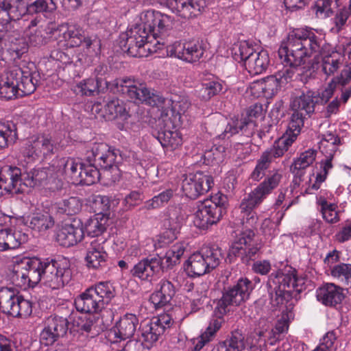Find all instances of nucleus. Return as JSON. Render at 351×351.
I'll return each instance as SVG.
<instances>
[{"mask_svg":"<svg viewBox=\"0 0 351 351\" xmlns=\"http://www.w3.org/2000/svg\"><path fill=\"white\" fill-rule=\"evenodd\" d=\"M28 346L22 345V338L20 334H16L12 339H8L0 335V351H26Z\"/></svg>","mask_w":351,"mask_h":351,"instance_id":"052dcab7","label":"nucleus"},{"mask_svg":"<svg viewBox=\"0 0 351 351\" xmlns=\"http://www.w3.org/2000/svg\"><path fill=\"white\" fill-rule=\"evenodd\" d=\"M213 186V177L207 171H197L182 176L181 191L190 199H196L206 194Z\"/></svg>","mask_w":351,"mask_h":351,"instance_id":"f3484780","label":"nucleus"},{"mask_svg":"<svg viewBox=\"0 0 351 351\" xmlns=\"http://www.w3.org/2000/svg\"><path fill=\"white\" fill-rule=\"evenodd\" d=\"M184 221L182 209L179 206H169L164 211L162 220V232L159 236L160 246L167 245L177 239Z\"/></svg>","mask_w":351,"mask_h":351,"instance_id":"6ab92c4d","label":"nucleus"},{"mask_svg":"<svg viewBox=\"0 0 351 351\" xmlns=\"http://www.w3.org/2000/svg\"><path fill=\"white\" fill-rule=\"evenodd\" d=\"M351 82V62L343 69L340 73L332 78V82L336 87H345Z\"/></svg>","mask_w":351,"mask_h":351,"instance_id":"774afa93","label":"nucleus"},{"mask_svg":"<svg viewBox=\"0 0 351 351\" xmlns=\"http://www.w3.org/2000/svg\"><path fill=\"white\" fill-rule=\"evenodd\" d=\"M264 199L254 190H252L241 200L240 209L243 214V218L250 226H254L256 224L258 216L255 208L261 205Z\"/></svg>","mask_w":351,"mask_h":351,"instance_id":"72a5a7b5","label":"nucleus"},{"mask_svg":"<svg viewBox=\"0 0 351 351\" xmlns=\"http://www.w3.org/2000/svg\"><path fill=\"white\" fill-rule=\"evenodd\" d=\"M73 277L70 260L61 255L24 257L14 265L12 279L16 286L35 287L38 283L52 290L69 285Z\"/></svg>","mask_w":351,"mask_h":351,"instance_id":"f257e3e1","label":"nucleus"},{"mask_svg":"<svg viewBox=\"0 0 351 351\" xmlns=\"http://www.w3.org/2000/svg\"><path fill=\"white\" fill-rule=\"evenodd\" d=\"M184 269L190 277H199L210 273L209 265L202 256L199 251L192 254L184 263Z\"/></svg>","mask_w":351,"mask_h":351,"instance_id":"4c0bfd02","label":"nucleus"},{"mask_svg":"<svg viewBox=\"0 0 351 351\" xmlns=\"http://www.w3.org/2000/svg\"><path fill=\"white\" fill-rule=\"evenodd\" d=\"M171 119L167 115H161L155 120V125L152 127V134L163 148L174 150L182 145V139L177 130H171Z\"/></svg>","mask_w":351,"mask_h":351,"instance_id":"aec40b11","label":"nucleus"},{"mask_svg":"<svg viewBox=\"0 0 351 351\" xmlns=\"http://www.w3.org/2000/svg\"><path fill=\"white\" fill-rule=\"evenodd\" d=\"M5 230L6 251L19 248L22 244L27 242L29 236L21 230L12 232L10 229Z\"/></svg>","mask_w":351,"mask_h":351,"instance_id":"13d9d810","label":"nucleus"},{"mask_svg":"<svg viewBox=\"0 0 351 351\" xmlns=\"http://www.w3.org/2000/svg\"><path fill=\"white\" fill-rule=\"evenodd\" d=\"M288 36L295 56L293 65L299 67L306 58L322 57V70L327 76L333 75L343 62V55L328 43L325 34L318 29L304 27L289 31Z\"/></svg>","mask_w":351,"mask_h":351,"instance_id":"f03ea898","label":"nucleus"},{"mask_svg":"<svg viewBox=\"0 0 351 351\" xmlns=\"http://www.w3.org/2000/svg\"><path fill=\"white\" fill-rule=\"evenodd\" d=\"M108 196L98 195L95 196L93 202V208L96 213L95 215L101 218L106 217L109 220L110 217L111 202Z\"/></svg>","mask_w":351,"mask_h":351,"instance_id":"bf43d9fd","label":"nucleus"},{"mask_svg":"<svg viewBox=\"0 0 351 351\" xmlns=\"http://www.w3.org/2000/svg\"><path fill=\"white\" fill-rule=\"evenodd\" d=\"M127 157L126 152L103 141L90 142L86 146L85 153L86 162H93L100 170L110 171L115 179L121 174L119 165Z\"/></svg>","mask_w":351,"mask_h":351,"instance_id":"9d476101","label":"nucleus"},{"mask_svg":"<svg viewBox=\"0 0 351 351\" xmlns=\"http://www.w3.org/2000/svg\"><path fill=\"white\" fill-rule=\"evenodd\" d=\"M317 151L313 149L302 152L300 156L293 160L290 166V171L293 174V183L299 186L302 181L306 168L315 160Z\"/></svg>","mask_w":351,"mask_h":351,"instance_id":"473e14b6","label":"nucleus"},{"mask_svg":"<svg viewBox=\"0 0 351 351\" xmlns=\"http://www.w3.org/2000/svg\"><path fill=\"white\" fill-rule=\"evenodd\" d=\"M18 139L16 125L12 121H0V152L8 147L10 143Z\"/></svg>","mask_w":351,"mask_h":351,"instance_id":"8fccbe9b","label":"nucleus"},{"mask_svg":"<svg viewBox=\"0 0 351 351\" xmlns=\"http://www.w3.org/2000/svg\"><path fill=\"white\" fill-rule=\"evenodd\" d=\"M63 38L67 42V45L71 47H79L84 45L87 49H92L95 53L101 52V40L96 35L85 36L81 30L74 27L68 28L63 33Z\"/></svg>","mask_w":351,"mask_h":351,"instance_id":"cd10ccee","label":"nucleus"},{"mask_svg":"<svg viewBox=\"0 0 351 351\" xmlns=\"http://www.w3.org/2000/svg\"><path fill=\"white\" fill-rule=\"evenodd\" d=\"M139 330L143 339L141 346L147 350L151 349L159 337L164 334V327L159 326L154 317L141 323Z\"/></svg>","mask_w":351,"mask_h":351,"instance_id":"f704fd0d","label":"nucleus"},{"mask_svg":"<svg viewBox=\"0 0 351 351\" xmlns=\"http://www.w3.org/2000/svg\"><path fill=\"white\" fill-rule=\"evenodd\" d=\"M74 306L77 312L81 313L98 314L104 309L101 304L95 298L89 287L77 295L74 299Z\"/></svg>","mask_w":351,"mask_h":351,"instance_id":"2f4dec72","label":"nucleus"},{"mask_svg":"<svg viewBox=\"0 0 351 351\" xmlns=\"http://www.w3.org/2000/svg\"><path fill=\"white\" fill-rule=\"evenodd\" d=\"M232 51L234 60L239 63L243 62L252 75L263 73L269 65L268 51L264 49L256 50L247 41H242L235 45Z\"/></svg>","mask_w":351,"mask_h":351,"instance_id":"ddd939ff","label":"nucleus"},{"mask_svg":"<svg viewBox=\"0 0 351 351\" xmlns=\"http://www.w3.org/2000/svg\"><path fill=\"white\" fill-rule=\"evenodd\" d=\"M199 251L204 256L206 264L209 265L211 271L220 265L222 260L226 259L225 251L216 244L203 246Z\"/></svg>","mask_w":351,"mask_h":351,"instance_id":"a18cd8bd","label":"nucleus"},{"mask_svg":"<svg viewBox=\"0 0 351 351\" xmlns=\"http://www.w3.org/2000/svg\"><path fill=\"white\" fill-rule=\"evenodd\" d=\"M69 321L66 317L53 315L45 320V327L40 335L42 346L53 345L60 337H64L69 330Z\"/></svg>","mask_w":351,"mask_h":351,"instance_id":"412c9836","label":"nucleus"},{"mask_svg":"<svg viewBox=\"0 0 351 351\" xmlns=\"http://www.w3.org/2000/svg\"><path fill=\"white\" fill-rule=\"evenodd\" d=\"M174 12L184 19H193L205 10L206 0H169L166 1Z\"/></svg>","mask_w":351,"mask_h":351,"instance_id":"bb28decb","label":"nucleus"},{"mask_svg":"<svg viewBox=\"0 0 351 351\" xmlns=\"http://www.w3.org/2000/svg\"><path fill=\"white\" fill-rule=\"evenodd\" d=\"M101 80L88 78L80 82L74 88L76 95L81 96L92 97L98 95L100 92H104L106 89L102 85Z\"/></svg>","mask_w":351,"mask_h":351,"instance_id":"49530a36","label":"nucleus"},{"mask_svg":"<svg viewBox=\"0 0 351 351\" xmlns=\"http://www.w3.org/2000/svg\"><path fill=\"white\" fill-rule=\"evenodd\" d=\"M115 86L121 88L122 96L135 103H145L153 107H161L165 102V97L160 93L150 91L143 84L138 86L131 79L117 81Z\"/></svg>","mask_w":351,"mask_h":351,"instance_id":"2eb2a0df","label":"nucleus"},{"mask_svg":"<svg viewBox=\"0 0 351 351\" xmlns=\"http://www.w3.org/2000/svg\"><path fill=\"white\" fill-rule=\"evenodd\" d=\"M82 206L81 199L78 197H70L63 199L58 204V209L61 213L67 215H74L78 213Z\"/></svg>","mask_w":351,"mask_h":351,"instance_id":"e2e57ef3","label":"nucleus"},{"mask_svg":"<svg viewBox=\"0 0 351 351\" xmlns=\"http://www.w3.org/2000/svg\"><path fill=\"white\" fill-rule=\"evenodd\" d=\"M100 169L93 162L82 163L76 184L90 186L99 180Z\"/></svg>","mask_w":351,"mask_h":351,"instance_id":"09e8293b","label":"nucleus"},{"mask_svg":"<svg viewBox=\"0 0 351 351\" xmlns=\"http://www.w3.org/2000/svg\"><path fill=\"white\" fill-rule=\"evenodd\" d=\"M310 282L306 276H299L297 269L291 266H286L269 275L267 287L270 304L276 308L283 305L285 307L281 318L276 323L275 333L282 334L288 330L290 320L294 318L293 299L297 300Z\"/></svg>","mask_w":351,"mask_h":351,"instance_id":"7ed1b4c3","label":"nucleus"},{"mask_svg":"<svg viewBox=\"0 0 351 351\" xmlns=\"http://www.w3.org/2000/svg\"><path fill=\"white\" fill-rule=\"evenodd\" d=\"M108 220L106 217L101 218L94 215L93 217L86 219L84 222L82 221V230L84 232V236L86 234L90 237H99L106 232Z\"/></svg>","mask_w":351,"mask_h":351,"instance_id":"79ce46f5","label":"nucleus"},{"mask_svg":"<svg viewBox=\"0 0 351 351\" xmlns=\"http://www.w3.org/2000/svg\"><path fill=\"white\" fill-rule=\"evenodd\" d=\"M230 348L233 349L234 351H242L245 349L244 337L239 332H232L230 339L219 341L212 351H219L222 349H225V351H230Z\"/></svg>","mask_w":351,"mask_h":351,"instance_id":"603ef678","label":"nucleus"},{"mask_svg":"<svg viewBox=\"0 0 351 351\" xmlns=\"http://www.w3.org/2000/svg\"><path fill=\"white\" fill-rule=\"evenodd\" d=\"M39 22L37 18L30 21L27 29L24 34L27 38L29 44L34 47H40L47 44L51 38L50 32H48L44 27L40 26L32 30V28L36 27Z\"/></svg>","mask_w":351,"mask_h":351,"instance_id":"58836bf2","label":"nucleus"},{"mask_svg":"<svg viewBox=\"0 0 351 351\" xmlns=\"http://www.w3.org/2000/svg\"><path fill=\"white\" fill-rule=\"evenodd\" d=\"M263 117V105L255 103L250 106L245 113L231 117L219 138H230L240 133L248 138L252 134L254 128L256 126V120Z\"/></svg>","mask_w":351,"mask_h":351,"instance_id":"4468645a","label":"nucleus"},{"mask_svg":"<svg viewBox=\"0 0 351 351\" xmlns=\"http://www.w3.org/2000/svg\"><path fill=\"white\" fill-rule=\"evenodd\" d=\"M337 337L333 330L329 331L320 339L319 345L312 351H336Z\"/></svg>","mask_w":351,"mask_h":351,"instance_id":"0e129e2a","label":"nucleus"},{"mask_svg":"<svg viewBox=\"0 0 351 351\" xmlns=\"http://www.w3.org/2000/svg\"><path fill=\"white\" fill-rule=\"evenodd\" d=\"M351 11L348 7L343 6L337 10L334 18V23L337 32L342 30L343 27L346 25L348 21L351 23Z\"/></svg>","mask_w":351,"mask_h":351,"instance_id":"338daca9","label":"nucleus"},{"mask_svg":"<svg viewBox=\"0 0 351 351\" xmlns=\"http://www.w3.org/2000/svg\"><path fill=\"white\" fill-rule=\"evenodd\" d=\"M315 95H319L314 90H308L302 93L300 96L292 99L290 104L291 110L302 112L303 114L310 117L315 112V105L318 102L315 100Z\"/></svg>","mask_w":351,"mask_h":351,"instance_id":"e433bc0d","label":"nucleus"},{"mask_svg":"<svg viewBox=\"0 0 351 351\" xmlns=\"http://www.w3.org/2000/svg\"><path fill=\"white\" fill-rule=\"evenodd\" d=\"M108 71V67L105 64H100L97 65L95 69V80H101L102 85L106 88V90H110V92L113 93L120 94L121 95V88L119 87H116L115 83L119 80H130L129 77L125 78H117L112 82H108L105 75L107 74Z\"/></svg>","mask_w":351,"mask_h":351,"instance_id":"4d7b16f0","label":"nucleus"},{"mask_svg":"<svg viewBox=\"0 0 351 351\" xmlns=\"http://www.w3.org/2000/svg\"><path fill=\"white\" fill-rule=\"evenodd\" d=\"M24 223L34 231L44 232L53 226L54 220L48 213L39 212L27 216Z\"/></svg>","mask_w":351,"mask_h":351,"instance_id":"a19ab883","label":"nucleus"},{"mask_svg":"<svg viewBox=\"0 0 351 351\" xmlns=\"http://www.w3.org/2000/svg\"><path fill=\"white\" fill-rule=\"evenodd\" d=\"M255 288L254 283L247 277H241L232 285L224 286L221 297L217 300L213 311V317L206 330L197 338L191 340L193 345L192 351H200L211 341L216 332L221 328L223 317L230 311L229 306H239L250 299Z\"/></svg>","mask_w":351,"mask_h":351,"instance_id":"39448f33","label":"nucleus"},{"mask_svg":"<svg viewBox=\"0 0 351 351\" xmlns=\"http://www.w3.org/2000/svg\"><path fill=\"white\" fill-rule=\"evenodd\" d=\"M58 149V143L50 135L39 134L24 144L21 153L28 162L43 161L51 159Z\"/></svg>","mask_w":351,"mask_h":351,"instance_id":"dca6fc26","label":"nucleus"},{"mask_svg":"<svg viewBox=\"0 0 351 351\" xmlns=\"http://www.w3.org/2000/svg\"><path fill=\"white\" fill-rule=\"evenodd\" d=\"M38 74L21 68L5 72L0 80V99L5 101L33 93L39 83Z\"/></svg>","mask_w":351,"mask_h":351,"instance_id":"6e6552de","label":"nucleus"},{"mask_svg":"<svg viewBox=\"0 0 351 351\" xmlns=\"http://www.w3.org/2000/svg\"><path fill=\"white\" fill-rule=\"evenodd\" d=\"M220 134L213 139V145L210 150L205 152L203 155L204 163L206 165L218 164L223 157L226 149V140L229 138H219Z\"/></svg>","mask_w":351,"mask_h":351,"instance_id":"c03bdc74","label":"nucleus"},{"mask_svg":"<svg viewBox=\"0 0 351 351\" xmlns=\"http://www.w3.org/2000/svg\"><path fill=\"white\" fill-rule=\"evenodd\" d=\"M165 48L168 56L193 63L202 58L206 51V45L202 40H178L167 45Z\"/></svg>","mask_w":351,"mask_h":351,"instance_id":"a211bd4d","label":"nucleus"},{"mask_svg":"<svg viewBox=\"0 0 351 351\" xmlns=\"http://www.w3.org/2000/svg\"><path fill=\"white\" fill-rule=\"evenodd\" d=\"M104 110L106 113L110 116L111 119L122 117L126 112L125 107L120 104L117 98L109 100L104 106Z\"/></svg>","mask_w":351,"mask_h":351,"instance_id":"69168bd1","label":"nucleus"},{"mask_svg":"<svg viewBox=\"0 0 351 351\" xmlns=\"http://www.w3.org/2000/svg\"><path fill=\"white\" fill-rule=\"evenodd\" d=\"M332 156H330L320 162V167L322 169L320 172L317 173L315 182L308 186L306 192L309 194L313 193L315 191L320 189L322 182H325L327 178L329 171L332 168Z\"/></svg>","mask_w":351,"mask_h":351,"instance_id":"6e6d98bb","label":"nucleus"},{"mask_svg":"<svg viewBox=\"0 0 351 351\" xmlns=\"http://www.w3.org/2000/svg\"><path fill=\"white\" fill-rule=\"evenodd\" d=\"M81 227L82 219L77 217L73 218L70 223H65L58 231L57 242L64 247L77 245L84 239V232Z\"/></svg>","mask_w":351,"mask_h":351,"instance_id":"a878e982","label":"nucleus"},{"mask_svg":"<svg viewBox=\"0 0 351 351\" xmlns=\"http://www.w3.org/2000/svg\"><path fill=\"white\" fill-rule=\"evenodd\" d=\"M139 321L136 315L126 313L120 317L115 326L108 332V339L115 343L130 339L134 335Z\"/></svg>","mask_w":351,"mask_h":351,"instance_id":"5701e85b","label":"nucleus"},{"mask_svg":"<svg viewBox=\"0 0 351 351\" xmlns=\"http://www.w3.org/2000/svg\"><path fill=\"white\" fill-rule=\"evenodd\" d=\"M56 9L54 0H0V23L7 25L27 16H46Z\"/></svg>","mask_w":351,"mask_h":351,"instance_id":"0eeeda50","label":"nucleus"},{"mask_svg":"<svg viewBox=\"0 0 351 351\" xmlns=\"http://www.w3.org/2000/svg\"><path fill=\"white\" fill-rule=\"evenodd\" d=\"M274 146V145L267 149L262 153L261 157L256 161V165L250 175V178L256 182H259L263 178L267 175L265 171L270 167L273 160L276 158L282 157L285 153L279 149L278 145Z\"/></svg>","mask_w":351,"mask_h":351,"instance_id":"7c9ffc66","label":"nucleus"},{"mask_svg":"<svg viewBox=\"0 0 351 351\" xmlns=\"http://www.w3.org/2000/svg\"><path fill=\"white\" fill-rule=\"evenodd\" d=\"M106 241L104 237L96 239L87 247L84 260L89 269L103 270L108 267L109 256L104 245Z\"/></svg>","mask_w":351,"mask_h":351,"instance_id":"4be33fe9","label":"nucleus"},{"mask_svg":"<svg viewBox=\"0 0 351 351\" xmlns=\"http://www.w3.org/2000/svg\"><path fill=\"white\" fill-rule=\"evenodd\" d=\"M160 264L158 254L154 256H149L135 264L130 272L133 278L151 282L154 278L161 272Z\"/></svg>","mask_w":351,"mask_h":351,"instance_id":"393cba45","label":"nucleus"},{"mask_svg":"<svg viewBox=\"0 0 351 351\" xmlns=\"http://www.w3.org/2000/svg\"><path fill=\"white\" fill-rule=\"evenodd\" d=\"M225 82L219 77L210 74L202 80L199 95L202 100L209 101L225 92Z\"/></svg>","mask_w":351,"mask_h":351,"instance_id":"c9c22d12","label":"nucleus"},{"mask_svg":"<svg viewBox=\"0 0 351 351\" xmlns=\"http://www.w3.org/2000/svg\"><path fill=\"white\" fill-rule=\"evenodd\" d=\"M292 111L293 113L290 117L286 132L281 137L276 139L273 144L276 147L278 145L279 149H281L283 153L288 151L289 148L295 141L302 128L304 126V119L307 117L302 112Z\"/></svg>","mask_w":351,"mask_h":351,"instance_id":"b1692460","label":"nucleus"},{"mask_svg":"<svg viewBox=\"0 0 351 351\" xmlns=\"http://www.w3.org/2000/svg\"><path fill=\"white\" fill-rule=\"evenodd\" d=\"M282 178V175L280 170L269 171L263 180L254 190L262 197L266 199L278 186Z\"/></svg>","mask_w":351,"mask_h":351,"instance_id":"37998d69","label":"nucleus"},{"mask_svg":"<svg viewBox=\"0 0 351 351\" xmlns=\"http://www.w3.org/2000/svg\"><path fill=\"white\" fill-rule=\"evenodd\" d=\"M278 59L282 65V69L274 75H269L259 84L260 88L265 97H271L281 89L284 84L291 80L299 66L293 65L295 56L289 36L283 40L278 50Z\"/></svg>","mask_w":351,"mask_h":351,"instance_id":"1a4fd4ad","label":"nucleus"},{"mask_svg":"<svg viewBox=\"0 0 351 351\" xmlns=\"http://www.w3.org/2000/svg\"><path fill=\"white\" fill-rule=\"evenodd\" d=\"M56 180L49 169L46 168H34L25 173H22L21 169L16 166L5 165L0 169V186L3 195L23 193L27 187L45 186L54 190L49 185Z\"/></svg>","mask_w":351,"mask_h":351,"instance_id":"423d86ee","label":"nucleus"},{"mask_svg":"<svg viewBox=\"0 0 351 351\" xmlns=\"http://www.w3.org/2000/svg\"><path fill=\"white\" fill-rule=\"evenodd\" d=\"M173 194L172 189H165L150 199L145 201L141 209L147 210L158 209L167 204L173 197Z\"/></svg>","mask_w":351,"mask_h":351,"instance_id":"5fc2aeb1","label":"nucleus"},{"mask_svg":"<svg viewBox=\"0 0 351 351\" xmlns=\"http://www.w3.org/2000/svg\"><path fill=\"white\" fill-rule=\"evenodd\" d=\"M185 248L181 243H176L169 249L164 257L158 256L161 262V271H167L174 265L180 263V258L183 256Z\"/></svg>","mask_w":351,"mask_h":351,"instance_id":"de8ad7c7","label":"nucleus"},{"mask_svg":"<svg viewBox=\"0 0 351 351\" xmlns=\"http://www.w3.org/2000/svg\"><path fill=\"white\" fill-rule=\"evenodd\" d=\"M341 5L337 3L336 0H317L311 6V11L317 18L326 19L332 15Z\"/></svg>","mask_w":351,"mask_h":351,"instance_id":"3c124183","label":"nucleus"},{"mask_svg":"<svg viewBox=\"0 0 351 351\" xmlns=\"http://www.w3.org/2000/svg\"><path fill=\"white\" fill-rule=\"evenodd\" d=\"M330 274L351 288V264L341 263L335 265L331 268Z\"/></svg>","mask_w":351,"mask_h":351,"instance_id":"680f3d73","label":"nucleus"},{"mask_svg":"<svg viewBox=\"0 0 351 351\" xmlns=\"http://www.w3.org/2000/svg\"><path fill=\"white\" fill-rule=\"evenodd\" d=\"M104 308L116 296V289L110 281H100L88 287Z\"/></svg>","mask_w":351,"mask_h":351,"instance_id":"ea45409f","label":"nucleus"},{"mask_svg":"<svg viewBox=\"0 0 351 351\" xmlns=\"http://www.w3.org/2000/svg\"><path fill=\"white\" fill-rule=\"evenodd\" d=\"M176 293L174 285L167 279H161L156 290L150 295L149 302L156 310L168 305Z\"/></svg>","mask_w":351,"mask_h":351,"instance_id":"c85d7f7f","label":"nucleus"},{"mask_svg":"<svg viewBox=\"0 0 351 351\" xmlns=\"http://www.w3.org/2000/svg\"><path fill=\"white\" fill-rule=\"evenodd\" d=\"M72 314L70 315L69 318L72 322L73 327L76 328V330L81 333H89L93 327H95L97 317L94 314L91 313H82L76 318L72 319Z\"/></svg>","mask_w":351,"mask_h":351,"instance_id":"864d4df0","label":"nucleus"},{"mask_svg":"<svg viewBox=\"0 0 351 351\" xmlns=\"http://www.w3.org/2000/svg\"><path fill=\"white\" fill-rule=\"evenodd\" d=\"M261 248V243L256 238L254 230L252 228H243L230 246L226 262L232 264L239 258L242 263L248 265L256 258Z\"/></svg>","mask_w":351,"mask_h":351,"instance_id":"f8f14e48","label":"nucleus"},{"mask_svg":"<svg viewBox=\"0 0 351 351\" xmlns=\"http://www.w3.org/2000/svg\"><path fill=\"white\" fill-rule=\"evenodd\" d=\"M317 300L323 305L336 307L341 304L345 298L343 289L334 283H326L316 291Z\"/></svg>","mask_w":351,"mask_h":351,"instance_id":"c756f323","label":"nucleus"},{"mask_svg":"<svg viewBox=\"0 0 351 351\" xmlns=\"http://www.w3.org/2000/svg\"><path fill=\"white\" fill-rule=\"evenodd\" d=\"M229 206L228 198L221 191L210 195L198 202L195 213L194 225L202 230H207L213 225H217L226 214Z\"/></svg>","mask_w":351,"mask_h":351,"instance_id":"9b49d317","label":"nucleus"},{"mask_svg":"<svg viewBox=\"0 0 351 351\" xmlns=\"http://www.w3.org/2000/svg\"><path fill=\"white\" fill-rule=\"evenodd\" d=\"M173 19L154 10L142 13L140 22L126 32L120 34L117 44L121 51L135 58L147 56L145 46L150 38L157 40V44L165 45V37L173 27Z\"/></svg>","mask_w":351,"mask_h":351,"instance_id":"20e7f679","label":"nucleus"}]
</instances>
